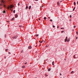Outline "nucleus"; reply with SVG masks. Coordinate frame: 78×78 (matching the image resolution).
<instances>
[{"mask_svg": "<svg viewBox=\"0 0 78 78\" xmlns=\"http://www.w3.org/2000/svg\"><path fill=\"white\" fill-rule=\"evenodd\" d=\"M36 36H37V37L39 36V35H38V34H36Z\"/></svg>", "mask_w": 78, "mask_h": 78, "instance_id": "obj_28", "label": "nucleus"}, {"mask_svg": "<svg viewBox=\"0 0 78 78\" xmlns=\"http://www.w3.org/2000/svg\"><path fill=\"white\" fill-rule=\"evenodd\" d=\"M78 55H77V54H76L75 55H74L73 56V57L75 59H76V58H78Z\"/></svg>", "mask_w": 78, "mask_h": 78, "instance_id": "obj_1", "label": "nucleus"}, {"mask_svg": "<svg viewBox=\"0 0 78 78\" xmlns=\"http://www.w3.org/2000/svg\"><path fill=\"white\" fill-rule=\"evenodd\" d=\"M45 76H48V75H45Z\"/></svg>", "mask_w": 78, "mask_h": 78, "instance_id": "obj_34", "label": "nucleus"}, {"mask_svg": "<svg viewBox=\"0 0 78 78\" xmlns=\"http://www.w3.org/2000/svg\"><path fill=\"white\" fill-rule=\"evenodd\" d=\"M70 41V39H68V40H67V42H69Z\"/></svg>", "mask_w": 78, "mask_h": 78, "instance_id": "obj_13", "label": "nucleus"}, {"mask_svg": "<svg viewBox=\"0 0 78 78\" xmlns=\"http://www.w3.org/2000/svg\"><path fill=\"white\" fill-rule=\"evenodd\" d=\"M34 78H37V77H35Z\"/></svg>", "mask_w": 78, "mask_h": 78, "instance_id": "obj_49", "label": "nucleus"}, {"mask_svg": "<svg viewBox=\"0 0 78 78\" xmlns=\"http://www.w3.org/2000/svg\"><path fill=\"white\" fill-rule=\"evenodd\" d=\"M32 48V47H31V46H29L28 47V49H31V48Z\"/></svg>", "mask_w": 78, "mask_h": 78, "instance_id": "obj_6", "label": "nucleus"}, {"mask_svg": "<svg viewBox=\"0 0 78 78\" xmlns=\"http://www.w3.org/2000/svg\"><path fill=\"white\" fill-rule=\"evenodd\" d=\"M39 20H40V19H39Z\"/></svg>", "mask_w": 78, "mask_h": 78, "instance_id": "obj_46", "label": "nucleus"}, {"mask_svg": "<svg viewBox=\"0 0 78 78\" xmlns=\"http://www.w3.org/2000/svg\"><path fill=\"white\" fill-rule=\"evenodd\" d=\"M53 28H55V26L54 25L53 26Z\"/></svg>", "mask_w": 78, "mask_h": 78, "instance_id": "obj_25", "label": "nucleus"}, {"mask_svg": "<svg viewBox=\"0 0 78 78\" xmlns=\"http://www.w3.org/2000/svg\"><path fill=\"white\" fill-rule=\"evenodd\" d=\"M74 5H76V3L75 2H74Z\"/></svg>", "mask_w": 78, "mask_h": 78, "instance_id": "obj_20", "label": "nucleus"}, {"mask_svg": "<svg viewBox=\"0 0 78 78\" xmlns=\"http://www.w3.org/2000/svg\"><path fill=\"white\" fill-rule=\"evenodd\" d=\"M27 64V62H25V63H24V64Z\"/></svg>", "mask_w": 78, "mask_h": 78, "instance_id": "obj_31", "label": "nucleus"}, {"mask_svg": "<svg viewBox=\"0 0 78 78\" xmlns=\"http://www.w3.org/2000/svg\"><path fill=\"white\" fill-rule=\"evenodd\" d=\"M12 38L13 39H17V36H15L14 37H13Z\"/></svg>", "mask_w": 78, "mask_h": 78, "instance_id": "obj_2", "label": "nucleus"}, {"mask_svg": "<svg viewBox=\"0 0 78 78\" xmlns=\"http://www.w3.org/2000/svg\"><path fill=\"white\" fill-rule=\"evenodd\" d=\"M69 20L70 21H71V20L70 19Z\"/></svg>", "mask_w": 78, "mask_h": 78, "instance_id": "obj_41", "label": "nucleus"}, {"mask_svg": "<svg viewBox=\"0 0 78 78\" xmlns=\"http://www.w3.org/2000/svg\"><path fill=\"white\" fill-rule=\"evenodd\" d=\"M49 19H50V17H48Z\"/></svg>", "mask_w": 78, "mask_h": 78, "instance_id": "obj_39", "label": "nucleus"}, {"mask_svg": "<svg viewBox=\"0 0 78 78\" xmlns=\"http://www.w3.org/2000/svg\"><path fill=\"white\" fill-rule=\"evenodd\" d=\"M75 7H74V8L73 9V11H74L75 10Z\"/></svg>", "mask_w": 78, "mask_h": 78, "instance_id": "obj_10", "label": "nucleus"}, {"mask_svg": "<svg viewBox=\"0 0 78 78\" xmlns=\"http://www.w3.org/2000/svg\"><path fill=\"white\" fill-rule=\"evenodd\" d=\"M14 19H15V17H13L11 20V21H13Z\"/></svg>", "mask_w": 78, "mask_h": 78, "instance_id": "obj_4", "label": "nucleus"}, {"mask_svg": "<svg viewBox=\"0 0 78 78\" xmlns=\"http://www.w3.org/2000/svg\"><path fill=\"white\" fill-rule=\"evenodd\" d=\"M6 35H5V38H6Z\"/></svg>", "mask_w": 78, "mask_h": 78, "instance_id": "obj_42", "label": "nucleus"}, {"mask_svg": "<svg viewBox=\"0 0 78 78\" xmlns=\"http://www.w3.org/2000/svg\"><path fill=\"white\" fill-rule=\"evenodd\" d=\"M11 6H12V5H11Z\"/></svg>", "mask_w": 78, "mask_h": 78, "instance_id": "obj_48", "label": "nucleus"}, {"mask_svg": "<svg viewBox=\"0 0 78 78\" xmlns=\"http://www.w3.org/2000/svg\"><path fill=\"white\" fill-rule=\"evenodd\" d=\"M54 62L53 61L52 62V66H54Z\"/></svg>", "mask_w": 78, "mask_h": 78, "instance_id": "obj_9", "label": "nucleus"}, {"mask_svg": "<svg viewBox=\"0 0 78 78\" xmlns=\"http://www.w3.org/2000/svg\"><path fill=\"white\" fill-rule=\"evenodd\" d=\"M5 50L6 51H7V50H8V49H6Z\"/></svg>", "mask_w": 78, "mask_h": 78, "instance_id": "obj_36", "label": "nucleus"}, {"mask_svg": "<svg viewBox=\"0 0 78 78\" xmlns=\"http://www.w3.org/2000/svg\"><path fill=\"white\" fill-rule=\"evenodd\" d=\"M60 76H61V75H62V74H61V73H60Z\"/></svg>", "mask_w": 78, "mask_h": 78, "instance_id": "obj_33", "label": "nucleus"}, {"mask_svg": "<svg viewBox=\"0 0 78 78\" xmlns=\"http://www.w3.org/2000/svg\"><path fill=\"white\" fill-rule=\"evenodd\" d=\"M44 20H46V19H47V17H44Z\"/></svg>", "mask_w": 78, "mask_h": 78, "instance_id": "obj_11", "label": "nucleus"}, {"mask_svg": "<svg viewBox=\"0 0 78 78\" xmlns=\"http://www.w3.org/2000/svg\"><path fill=\"white\" fill-rule=\"evenodd\" d=\"M13 13H15V12H16V10H13Z\"/></svg>", "mask_w": 78, "mask_h": 78, "instance_id": "obj_21", "label": "nucleus"}, {"mask_svg": "<svg viewBox=\"0 0 78 78\" xmlns=\"http://www.w3.org/2000/svg\"><path fill=\"white\" fill-rule=\"evenodd\" d=\"M67 37H66L65 42H67Z\"/></svg>", "mask_w": 78, "mask_h": 78, "instance_id": "obj_5", "label": "nucleus"}, {"mask_svg": "<svg viewBox=\"0 0 78 78\" xmlns=\"http://www.w3.org/2000/svg\"><path fill=\"white\" fill-rule=\"evenodd\" d=\"M0 9H2V8H0Z\"/></svg>", "mask_w": 78, "mask_h": 78, "instance_id": "obj_35", "label": "nucleus"}, {"mask_svg": "<svg viewBox=\"0 0 78 78\" xmlns=\"http://www.w3.org/2000/svg\"><path fill=\"white\" fill-rule=\"evenodd\" d=\"M73 72H74L73 71H72L71 73H73Z\"/></svg>", "mask_w": 78, "mask_h": 78, "instance_id": "obj_17", "label": "nucleus"}, {"mask_svg": "<svg viewBox=\"0 0 78 78\" xmlns=\"http://www.w3.org/2000/svg\"><path fill=\"white\" fill-rule=\"evenodd\" d=\"M73 27H74V28H76V26H73Z\"/></svg>", "mask_w": 78, "mask_h": 78, "instance_id": "obj_26", "label": "nucleus"}, {"mask_svg": "<svg viewBox=\"0 0 78 78\" xmlns=\"http://www.w3.org/2000/svg\"><path fill=\"white\" fill-rule=\"evenodd\" d=\"M6 57H5V59H6Z\"/></svg>", "mask_w": 78, "mask_h": 78, "instance_id": "obj_44", "label": "nucleus"}, {"mask_svg": "<svg viewBox=\"0 0 78 78\" xmlns=\"http://www.w3.org/2000/svg\"><path fill=\"white\" fill-rule=\"evenodd\" d=\"M50 22H52V21H53V20L51 19L50 20Z\"/></svg>", "mask_w": 78, "mask_h": 78, "instance_id": "obj_19", "label": "nucleus"}, {"mask_svg": "<svg viewBox=\"0 0 78 78\" xmlns=\"http://www.w3.org/2000/svg\"><path fill=\"white\" fill-rule=\"evenodd\" d=\"M77 5H78V2H77Z\"/></svg>", "mask_w": 78, "mask_h": 78, "instance_id": "obj_45", "label": "nucleus"}, {"mask_svg": "<svg viewBox=\"0 0 78 78\" xmlns=\"http://www.w3.org/2000/svg\"><path fill=\"white\" fill-rule=\"evenodd\" d=\"M25 66H22V68H25Z\"/></svg>", "mask_w": 78, "mask_h": 78, "instance_id": "obj_14", "label": "nucleus"}, {"mask_svg": "<svg viewBox=\"0 0 78 78\" xmlns=\"http://www.w3.org/2000/svg\"><path fill=\"white\" fill-rule=\"evenodd\" d=\"M70 18H71V17H72V15H70L69 16Z\"/></svg>", "mask_w": 78, "mask_h": 78, "instance_id": "obj_22", "label": "nucleus"}, {"mask_svg": "<svg viewBox=\"0 0 78 78\" xmlns=\"http://www.w3.org/2000/svg\"><path fill=\"white\" fill-rule=\"evenodd\" d=\"M40 41H39V42H40Z\"/></svg>", "mask_w": 78, "mask_h": 78, "instance_id": "obj_47", "label": "nucleus"}, {"mask_svg": "<svg viewBox=\"0 0 78 78\" xmlns=\"http://www.w3.org/2000/svg\"><path fill=\"white\" fill-rule=\"evenodd\" d=\"M35 1H38V0H35Z\"/></svg>", "mask_w": 78, "mask_h": 78, "instance_id": "obj_43", "label": "nucleus"}, {"mask_svg": "<svg viewBox=\"0 0 78 78\" xmlns=\"http://www.w3.org/2000/svg\"><path fill=\"white\" fill-rule=\"evenodd\" d=\"M78 39V37H76V39Z\"/></svg>", "mask_w": 78, "mask_h": 78, "instance_id": "obj_38", "label": "nucleus"}, {"mask_svg": "<svg viewBox=\"0 0 78 78\" xmlns=\"http://www.w3.org/2000/svg\"><path fill=\"white\" fill-rule=\"evenodd\" d=\"M76 34L77 35H78V32H76Z\"/></svg>", "mask_w": 78, "mask_h": 78, "instance_id": "obj_30", "label": "nucleus"}, {"mask_svg": "<svg viewBox=\"0 0 78 78\" xmlns=\"http://www.w3.org/2000/svg\"><path fill=\"white\" fill-rule=\"evenodd\" d=\"M57 4L58 5H59V2H58Z\"/></svg>", "mask_w": 78, "mask_h": 78, "instance_id": "obj_18", "label": "nucleus"}, {"mask_svg": "<svg viewBox=\"0 0 78 78\" xmlns=\"http://www.w3.org/2000/svg\"><path fill=\"white\" fill-rule=\"evenodd\" d=\"M64 31H61V33H64Z\"/></svg>", "mask_w": 78, "mask_h": 78, "instance_id": "obj_23", "label": "nucleus"}, {"mask_svg": "<svg viewBox=\"0 0 78 78\" xmlns=\"http://www.w3.org/2000/svg\"><path fill=\"white\" fill-rule=\"evenodd\" d=\"M74 31V29H73V31Z\"/></svg>", "mask_w": 78, "mask_h": 78, "instance_id": "obj_40", "label": "nucleus"}, {"mask_svg": "<svg viewBox=\"0 0 78 78\" xmlns=\"http://www.w3.org/2000/svg\"><path fill=\"white\" fill-rule=\"evenodd\" d=\"M18 6H20V4H19V3H18Z\"/></svg>", "mask_w": 78, "mask_h": 78, "instance_id": "obj_27", "label": "nucleus"}, {"mask_svg": "<svg viewBox=\"0 0 78 78\" xmlns=\"http://www.w3.org/2000/svg\"><path fill=\"white\" fill-rule=\"evenodd\" d=\"M59 26H58L57 27V28H58V29L59 28Z\"/></svg>", "mask_w": 78, "mask_h": 78, "instance_id": "obj_29", "label": "nucleus"}, {"mask_svg": "<svg viewBox=\"0 0 78 78\" xmlns=\"http://www.w3.org/2000/svg\"><path fill=\"white\" fill-rule=\"evenodd\" d=\"M15 18H17L18 17V15L17 14H15Z\"/></svg>", "mask_w": 78, "mask_h": 78, "instance_id": "obj_3", "label": "nucleus"}, {"mask_svg": "<svg viewBox=\"0 0 78 78\" xmlns=\"http://www.w3.org/2000/svg\"><path fill=\"white\" fill-rule=\"evenodd\" d=\"M61 30H62V29H63V30H64V28L62 27L61 28Z\"/></svg>", "mask_w": 78, "mask_h": 78, "instance_id": "obj_16", "label": "nucleus"}, {"mask_svg": "<svg viewBox=\"0 0 78 78\" xmlns=\"http://www.w3.org/2000/svg\"><path fill=\"white\" fill-rule=\"evenodd\" d=\"M23 50H22L21 53H23Z\"/></svg>", "mask_w": 78, "mask_h": 78, "instance_id": "obj_24", "label": "nucleus"}, {"mask_svg": "<svg viewBox=\"0 0 78 78\" xmlns=\"http://www.w3.org/2000/svg\"><path fill=\"white\" fill-rule=\"evenodd\" d=\"M50 70H51V69H50V68H49L48 69V72H50Z\"/></svg>", "mask_w": 78, "mask_h": 78, "instance_id": "obj_8", "label": "nucleus"}, {"mask_svg": "<svg viewBox=\"0 0 78 78\" xmlns=\"http://www.w3.org/2000/svg\"><path fill=\"white\" fill-rule=\"evenodd\" d=\"M31 5H30V6H29V9H31Z\"/></svg>", "mask_w": 78, "mask_h": 78, "instance_id": "obj_7", "label": "nucleus"}, {"mask_svg": "<svg viewBox=\"0 0 78 78\" xmlns=\"http://www.w3.org/2000/svg\"><path fill=\"white\" fill-rule=\"evenodd\" d=\"M2 2H3V3H4L5 2H4V1H2Z\"/></svg>", "mask_w": 78, "mask_h": 78, "instance_id": "obj_37", "label": "nucleus"}, {"mask_svg": "<svg viewBox=\"0 0 78 78\" xmlns=\"http://www.w3.org/2000/svg\"><path fill=\"white\" fill-rule=\"evenodd\" d=\"M44 41L43 40L42 41H41L40 43H42V42H44Z\"/></svg>", "mask_w": 78, "mask_h": 78, "instance_id": "obj_15", "label": "nucleus"}, {"mask_svg": "<svg viewBox=\"0 0 78 78\" xmlns=\"http://www.w3.org/2000/svg\"><path fill=\"white\" fill-rule=\"evenodd\" d=\"M28 6H27L26 7V9H28Z\"/></svg>", "mask_w": 78, "mask_h": 78, "instance_id": "obj_12", "label": "nucleus"}, {"mask_svg": "<svg viewBox=\"0 0 78 78\" xmlns=\"http://www.w3.org/2000/svg\"><path fill=\"white\" fill-rule=\"evenodd\" d=\"M8 54H11V53L10 52H9Z\"/></svg>", "mask_w": 78, "mask_h": 78, "instance_id": "obj_32", "label": "nucleus"}]
</instances>
